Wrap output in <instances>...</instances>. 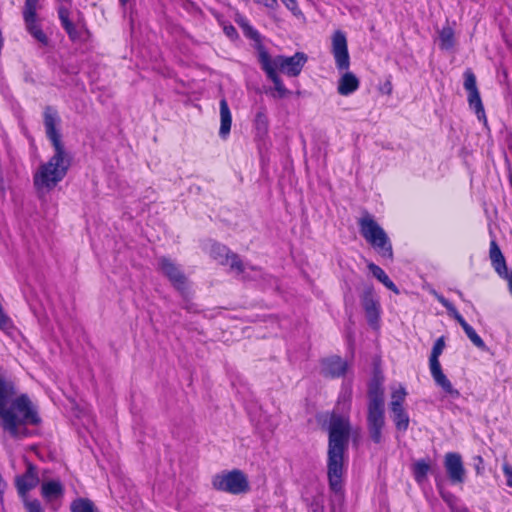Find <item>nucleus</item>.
Instances as JSON below:
<instances>
[{
	"label": "nucleus",
	"instance_id": "38",
	"mask_svg": "<svg viewBox=\"0 0 512 512\" xmlns=\"http://www.w3.org/2000/svg\"><path fill=\"white\" fill-rule=\"evenodd\" d=\"M223 31L225 35L231 40H235L239 37L236 28L232 24L225 25L223 27Z\"/></svg>",
	"mask_w": 512,
	"mask_h": 512
},
{
	"label": "nucleus",
	"instance_id": "46",
	"mask_svg": "<svg viewBox=\"0 0 512 512\" xmlns=\"http://www.w3.org/2000/svg\"><path fill=\"white\" fill-rule=\"evenodd\" d=\"M345 395H347V399L350 400V398H351V388L350 387H348L346 389Z\"/></svg>",
	"mask_w": 512,
	"mask_h": 512
},
{
	"label": "nucleus",
	"instance_id": "9",
	"mask_svg": "<svg viewBox=\"0 0 512 512\" xmlns=\"http://www.w3.org/2000/svg\"><path fill=\"white\" fill-rule=\"evenodd\" d=\"M258 62L261 69L265 72L267 78L272 81L274 88L271 90V96L274 98H285L290 94V91L285 87L283 80L271 65L270 54L263 44L256 46Z\"/></svg>",
	"mask_w": 512,
	"mask_h": 512
},
{
	"label": "nucleus",
	"instance_id": "30",
	"mask_svg": "<svg viewBox=\"0 0 512 512\" xmlns=\"http://www.w3.org/2000/svg\"><path fill=\"white\" fill-rule=\"evenodd\" d=\"M71 512H98L94 502L89 498L79 497L70 504Z\"/></svg>",
	"mask_w": 512,
	"mask_h": 512
},
{
	"label": "nucleus",
	"instance_id": "33",
	"mask_svg": "<svg viewBox=\"0 0 512 512\" xmlns=\"http://www.w3.org/2000/svg\"><path fill=\"white\" fill-rule=\"evenodd\" d=\"M20 498L23 501L26 512H44V508L38 499H29L28 496Z\"/></svg>",
	"mask_w": 512,
	"mask_h": 512
},
{
	"label": "nucleus",
	"instance_id": "10",
	"mask_svg": "<svg viewBox=\"0 0 512 512\" xmlns=\"http://www.w3.org/2000/svg\"><path fill=\"white\" fill-rule=\"evenodd\" d=\"M38 3V0H25L22 10L23 21L26 31L39 43L47 46L49 38L43 31L39 22L37 14Z\"/></svg>",
	"mask_w": 512,
	"mask_h": 512
},
{
	"label": "nucleus",
	"instance_id": "35",
	"mask_svg": "<svg viewBox=\"0 0 512 512\" xmlns=\"http://www.w3.org/2000/svg\"><path fill=\"white\" fill-rule=\"evenodd\" d=\"M368 269L372 275L382 284L389 278L385 271L375 263H369Z\"/></svg>",
	"mask_w": 512,
	"mask_h": 512
},
{
	"label": "nucleus",
	"instance_id": "1",
	"mask_svg": "<svg viewBox=\"0 0 512 512\" xmlns=\"http://www.w3.org/2000/svg\"><path fill=\"white\" fill-rule=\"evenodd\" d=\"M16 394L15 385L0 374V420L1 426L14 438L27 437V424L38 425L41 418L26 394H21L11 401Z\"/></svg>",
	"mask_w": 512,
	"mask_h": 512
},
{
	"label": "nucleus",
	"instance_id": "26",
	"mask_svg": "<svg viewBox=\"0 0 512 512\" xmlns=\"http://www.w3.org/2000/svg\"><path fill=\"white\" fill-rule=\"evenodd\" d=\"M439 493L451 512H470L469 509L462 504L459 498L452 492L439 489Z\"/></svg>",
	"mask_w": 512,
	"mask_h": 512
},
{
	"label": "nucleus",
	"instance_id": "16",
	"mask_svg": "<svg viewBox=\"0 0 512 512\" xmlns=\"http://www.w3.org/2000/svg\"><path fill=\"white\" fill-rule=\"evenodd\" d=\"M26 470L23 474L15 477V487L19 497L28 496V493L39 484V474L37 466L24 458Z\"/></svg>",
	"mask_w": 512,
	"mask_h": 512
},
{
	"label": "nucleus",
	"instance_id": "45",
	"mask_svg": "<svg viewBox=\"0 0 512 512\" xmlns=\"http://www.w3.org/2000/svg\"><path fill=\"white\" fill-rule=\"evenodd\" d=\"M131 1L132 0H118L120 7L124 10Z\"/></svg>",
	"mask_w": 512,
	"mask_h": 512
},
{
	"label": "nucleus",
	"instance_id": "14",
	"mask_svg": "<svg viewBox=\"0 0 512 512\" xmlns=\"http://www.w3.org/2000/svg\"><path fill=\"white\" fill-rule=\"evenodd\" d=\"M209 255L220 265H230L231 270L242 274L245 266L238 254L230 250V248L220 242L213 241L210 245Z\"/></svg>",
	"mask_w": 512,
	"mask_h": 512
},
{
	"label": "nucleus",
	"instance_id": "25",
	"mask_svg": "<svg viewBox=\"0 0 512 512\" xmlns=\"http://www.w3.org/2000/svg\"><path fill=\"white\" fill-rule=\"evenodd\" d=\"M395 428L400 432H406L409 428L410 418L404 407L390 408Z\"/></svg>",
	"mask_w": 512,
	"mask_h": 512
},
{
	"label": "nucleus",
	"instance_id": "40",
	"mask_svg": "<svg viewBox=\"0 0 512 512\" xmlns=\"http://www.w3.org/2000/svg\"><path fill=\"white\" fill-rule=\"evenodd\" d=\"M254 2L269 9H276L278 7V0H254Z\"/></svg>",
	"mask_w": 512,
	"mask_h": 512
},
{
	"label": "nucleus",
	"instance_id": "36",
	"mask_svg": "<svg viewBox=\"0 0 512 512\" xmlns=\"http://www.w3.org/2000/svg\"><path fill=\"white\" fill-rule=\"evenodd\" d=\"M285 7L292 12L293 15L299 16L302 14L297 0H281Z\"/></svg>",
	"mask_w": 512,
	"mask_h": 512
},
{
	"label": "nucleus",
	"instance_id": "44",
	"mask_svg": "<svg viewBox=\"0 0 512 512\" xmlns=\"http://www.w3.org/2000/svg\"><path fill=\"white\" fill-rule=\"evenodd\" d=\"M384 89H385L387 94H391L392 93V83L390 81H387L384 84Z\"/></svg>",
	"mask_w": 512,
	"mask_h": 512
},
{
	"label": "nucleus",
	"instance_id": "39",
	"mask_svg": "<svg viewBox=\"0 0 512 512\" xmlns=\"http://www.w3.org/2000/svg\"><path fill=\"white\" fill-rule=\"evenodd\" d=\"M474 466H475V470H476V473L477 475H480L482 474L483 470H484V460L482 458V456L478 455V456H475L474 457Z\"/></svg>",
	"mask_w": 512,
	"mask_h": 512
},
{
	"label": "nucleus",
	"instance_id": "23",
	"mask_svg": "<svg viewBox=\"0 0 512 512\" xmlns=\"http://www.w3.org/2000/svg\"><path fill=\"white\" fill-rule=\"evenodd\" d=\"M57 13L61 26L67 33L69 39L71 41H76L79 38V33L74 23L70 20V10L67 7L61 5L57 9Z\"/></svg>",
	"mask_w": 512,
	"mask_h": 512
},
{
	"label": "nucleus",
	"instance_id": "8",
	"mask_svg": "<svg viewBox=\"0 0 512 512\" xmlns=\"http://www.w3.org/2000/svg\"><path fill=\"white\" fill-rule=\"evenodd\" d=\"M212 485L218 491L233 495L247 493L250 490L247 476L239 469L216 474L212 479Z\"/></svg>",
	"mask_w": 512,
	"mask_h": 512
},
{
	"label": "nucleus",
	"instance_id": "22",
	"mask_svg": "<svg viewBox=\"0 0 512 512\" xmlns=\"http://www.w3.org/2000/svg\"><path fill=\"white\" fill-rule=\"evenodd\" d=\"M220 108V129L219 136L226 139L231 131L232 125V114L225 98H222L219 102Z\"/></svg>",
	"mask_w": 512,
	"mask_h": 512
},
{
	"label": "nucleus",
	"instance_id": "21",
	"mask_svg": "<svg viewBox=\"0 0 512 512\" xmlns=\"http://www.w3.org/2000/svg\"><path fill=\"white\" fill-rule=\"evenodd\" d=\"M489 258L491 261V265L494 268L495 272L504 279H508L510 272H508V267L506 264V259L495 239L490 241L489 245Z\"/></svg>",
	"mask_w": 512,
	"mask_h": 512
},
{
	"label": "nucleus",
	"instance_id": "32",
	"mask_svg": "<svg viewBox=\"0 0 512 512\" xmlns=\"http://www.w3.org/2000/svg\"><path fill=\"white\" fill-rule=\"evenodd\" d=\"M407 396V392L404 387H400L399 389L395 390L391 394V402L389 407L390 408H399L404 407L405 399Z\"/></svg>",
	"mask_w": 512,
	"mask_h": 512
},
{
	"label": "nucleus",
	"instance_id": "13",
	"mask_svg": "<svg viewBox=\"0 0 512 512\" xmlns=\"http://www.w3.org/2000/svg\"><path fill=\"white\" fill-rule=\"evenodd\" d=\"M464 77V89L468 93L467 101L469 107L475 111V114L479 121H483L484 124L487 123V117L485 113V109L481 100L480 92L477 87V80L472 69L467 68L463 74Z\"/></svg>",
	"mask_w": 512,
	"mask_h": 512
},
{
	"label": "nucleus",
	"instance_id": "42",
	"mask_svg": "<svg viewBox=\"0 0 512 512\" xmlns=\"http://www.w3.org/2000/svg\"><path fill=\"white\" fill-rule=\"evenodd\" d=\"M383 285L389 289L390 291H392L393 293H395L396 295H398L400 293L398 287L395 285V283L390 279L388 278L384 283Z\"/></svg>",
	"mask_w": 512,
	"mask_h": 512
},
{
	"label": "nucleus",
	"instance_id": "19",
	"mask_svg": "<svg viewBox=\"0 0 512 512\" xmlns=\"http://www.w3.org/2000/svg\"><path fill=\"white\" fill-rule=\"evenodd\" d=\"M40 492L44 501L47 504L53 505L55 501L62 500L65 494V488L60 480H49L42 482ZM52 508L57 510L58 506H52Z\"/></svg>",
	"mask_w": 512,
	"mask_h": 512
},
{
	"label": "nucleus",
	"instance_id": "7",
	"mask_svg": "<svg viewBox=\"0 0 512 512\" xmlns=\"http://www.w3.org/2000/svg\"><path fill=\"white\" fill-rule=\"evenodd\" d=\"M444 348L445 338L444 336H441L434 342V345L432 347L429 356V370L435 384L438 387H440L446 395L450 396L453 399H458L461 394L458 389L454 388L451 381L444 374L439 360V357L443 353Z\"/></svg>",
	"mask_w": 512,
	"mask_h": 512
},
{
	"label": "nucleus",
	"instance_id": "41",
	"mask_svg": "<svg viewBox=\"0 0 512 512\" xmlns=\"http://www.w3.org/2000/svg\"><path fill=\"white\" fill-rule=\"evenodd\" d=\"M383 285L389 289L390 291H392L393 293H395L396 295H398L400 293L398 287L395 285V283L390 279L388 278L384 283Z\"/></svg>",
	"mask_w": 512,
	"mask_h": 512
},
{
	"label": "nucleus",
	"instance_id": "27",
	"mask_svg": "<svg viewBox=\"0 0 512 512\" xmlns=\"http://www.w3.org/2000/svg\"><path fill=\"white\" fill-rule=\"evenodd\" d=\"M455 32L454 29L447 25L443 26L439 31V47L442 50L449 51L455 46Z\"/></svg>",
	"mask_w": 512,
	"mask_h": 512
},
{
	"label": "nucleus",
	"instance_id": "12",
	"mask_svg": "<svg viewBox=\"0 0 512 512\" xmlns=\"http://www.w3.org/2000/svg\"><path fill=\"white\" fill-rule=\"evenodd\" d=\"M43 121L46 136L51 141L56 151L51 160H63V144L61 134L57 129V125L60 123L58 111L52 106H46L43 112Z\"/></svg>",
	"mask_w": 512,
	"mask_h": 512
},
{
	"label": "nucleus",
	"instance_id": "43",
	"mask_svg": "<svg viewBox=\"0 0 512 512\" xmlns=\"http://www.w3.org/2000/svg\"><path fill=\"white\" fill-rule=\"evenodd\" d=\"M383 285L389 289L390 291H392L393 293H395L396 295H398L400 293L398 287L395 285V283L390 279L388 278L384 283Z\"/></svg>",
	"mask_w": 512,
	"mask_h": 512
},
{
	"label": "nucleus",
	"instance_id": "4",
	"mask_svg": "<svg viewBox=\"0 0 512 512\" xmlns=\"http://www.w3.org/2000/svg\"><path fill=\"white\" fill-rule=\"evenodd\" d=\"M331 53L334 57L336 68L339 71H345L338 81L337 92L341 96H349L359 89L360 80L354 73L348 71L350 68V55L347 37L344 32L337 30L333 33Z\"/></svg>",
	"mask_w": 512,
	"mask_h": 512
},
{
	"label": "nucleus",
	"instance_id": "37",
	"mask_svg": "<svg viewBox=\"0 0 512 512\" xmlns=\"http://www.w3.org/2000/svg\"><path fill=\"white\" fill-rule=\"evenodd\" d=\"M502 471L506 477V485L512 488V466L508 463H504L502 466Z\"/></svg>",
	"mask_w": 512,
	"mask_h": 512
},
{
	"label": "nucleus",
	"instance_id": "20",
	"mask_svg": "<svg viewBox=\"0 0 512 512\" xmlns=\"http://www.w3.org/2000/svg\"><path fill=\"white\" fill-rule=\"evenodd\" d=\"M322 374L325 377L339 378L346 374L348 363L340 356L333 355L322 360Z\"/></svg>",
	"mask_w": 512,
	"mask_h": 512
},
{
	"label": "nucleus",
	"instance_id": "28",
	"mask_svg": "<svg viewBox=\"0 0 512 512\" xmlns=\"http://www.w3.org/2000/svg\"><path fill=\"white\" fill-rule=\"evenodd\" d=\"M437 301L446 308L449 315H451L462 327V329H466L470 324L467 323V321L463 318V316L458 312L456 307L452 302H450L448 299H446L443 295H436Z\"/></svg>",
	"mask_w": 512,
	"mask_h": 512
},
{
	"label": "nucleus",
	"instance_id": "6",
	"mask_svg": "<svg viewBox=\"0 0 512 512\" xmlns=\"http://www.w3.org/2000/svg\"><path fill=\"white\" fill-rule=\"evenodd\" d=\"M70 162H43L33 175V184L39 198H43L63 180Z\"/></svg>",
	"mask_w": 512,
	"mask_h": 512
},
{
	"label": "nucleus",
	"instance_id": "31",
	"mask_svg": "<svg viewBox=\"0 0 512 512\" xmlns=\"http://www.w3.org/2000/svg\"><path fill=\"white\" fill-rule=\"evenodd\" d=\"M237 23L240 25L244 35L247 38L258 42L257 46L259 44H262L260 39V33L249 23V21L246 18H240L239 20H237Z\"/></svg>",
	"mask_w": 512,
	"mask_h": 512
},
{
	"label": "nucleus",
	"instance_id": "5",
	"mask_svg": "<svg viewBox=\"0 0 512 512\" xmlns=\"http://www.w3.org/2000/svg\"><path fill=\"white\" fill-rule=\"evenodd\" d=\"M360 235L364 240L385 259L393 258V247L387 233L367 210H363L357 219Z\"/></svg>",
	"mask_w": 512,
	"mask_h": 512
},
{
	"label": "nucleus",
	"instance_id": "15",
	"mask_svg": "<svg viewBox=\"0 0 512 512\" xmlns=\"http://www.w3.org/2000/svg\"><path fill=\"white\" fill-rule=\"evenodd\" d=\"M158 266L161 273L177 291L183 293L186 290L187 277L172 259L163 256L159 258Z\"/></svg>",
	"mask_w": 512,
	"mask_h": 512
},
{
	"label": "nucleus",
	"instance_id": "11",
	"mask_svg": "<svg viewBox=\"0 0 512 512\" xmlns=\"http://www.w3.org/2000/svg\"><path fill=\"white\" fill-rule=\"evenodd\" d=\"M308 61V56L304 52H296L292 56L277 55L274 58L270 56V65L276 70L288 77H298Z\"/></svg>",
	"mask_w": 512,
	"mask_h": 512
},
{
	"label": "nucleus",
	"instance_id": "17",
	"mask_svg": "<svg viewBox=\"0 0 512 512\" xmlns=\"http://www.w3.org/2000/svg\"><path fill=\"white\" fill-rule=\"evenodd\" d=\"M361 305L364 309L368 324L372 327H377L380 320L381 306L372 286L366 287L363 291L361 295Z\"/></svg>",
	"mask_w": 512,
	"mask_h": 512
},
{
	"label": "nucleus",
	"instance_id": "29",
	"mask_svg": "<svg viewBox=\"0 0 512 512\" xmlns=\"http://www.w3.org/2000/svg\"><path fill=\"white\" fill-rule=\"evenodd\" d=\"M253 126L258 137L262 138L267 135L269 130V120L264 109H261L256 113Z\"/></svg>",
	"mask_w": 512,
	"mask_h": 512
},
{
	"label": "nucleus",
	"instance_id": "18",
	"mask_svg": "<svg viewBox=\"0 0 512 512\" xmlns=\"http://www.w3.org/2000/svg\"><path fill=\"white\" fill-rule=\"evenodd\" d=\"M444 467L452 484H462L465 481V468L459 453H446L444 456Z\"/></svg>",
	"mask_w": 512,
	"mask_h": 512
},
{
	"label": "nucleus",
	"instance_id": "24",
	"mask_svg": "<svg viewBox=\"0 0 512 512\" xmlns=\"http://www.w3.org/2000/svg\"><path fill=\"white\" fill-rule=\"evenodd\" d=\"M431 470L430 459H419L412 465V473L414 480L418 484H422L426 479L429 471Z\"/></svg>",
	"mask_w": 512,
	"mask_h": 512
},
{
	"label": "nucleus",
	"instance_id": "34",
	"mask_svg": "<svg viewBox=\"0 0 512 512\" xmlns=\"http://www.w3.org/2000/svg\"><path fill=\"white\" fill-rule=\"evenodd\" d=\"M469 340L479 349L485 348V342L483 339L477 334L475 329L469 325L466 329L463 330Z\"/></svg>",
	"mask_w": 512,
	"mask_h": 512
},
{
	"label": "nucleus",
	"instance_id": "3",
	"mask_svg": "<svg viewBox=\"0 0 512 512\" xmlns=\"http://www.w3.org/2000/svg\"><path fill=\"white\" fill-rule=\"evenodd\" d=\"M385 426V397L383 377L375 375L368 387L367 427L371 440L375 444L382 442V430Z\"/></svg>",
	"mask_w": 512,
	"mask_h": 512
},
{
	"label": "nucleus",
	"instance_id": "2",
	"mask_svg": "<svg viewBox=\"0 0 512 512\" xmlns=\"http://www.w3.org/2000/svg\"><path fill=\"white\" fill-rule=\"evenodd\" d=\"M350 433L349 417L332 412L328 426L327 478L329 489L336 495L344 493L345 455Z\"/></svg>",
	"mask_w": 512,
	"mask_h": 512
}]
</instances>
